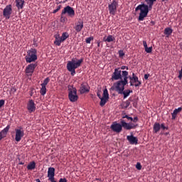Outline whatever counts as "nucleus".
I'll return each mask as SVG.
<instances>
[{
  "instance_id": "f257e3e1",
  "label": "nucleus",
  "mask_w": 182,
  "mask_h": 182,
  "mask_svg": "<svg viewBox=\"0 0 182 182\" xmlns=\"http://www.w3.org/2000/svg\"><path fill=\"white\" fill-rule=\"evenodd\" d=\"M83 63V58H81L78 61H75V59H72L71 61H68L67 64V69L71 73L72 76H74L76 74L75 70L80 67Z\"/></svg>"
},
{
  "instance_id": "f03ea898",
  "label": "nucleus",
  "mask_w": 182,
  "mask_h": 182,
  "mask_svg": "<svg viewBox=\"0 0 182 182\" xmlns=\"http://www.w3.org/2000/svg\"><path fill=\"white\" fill-rule=\"evenodd\" d=\"M140 10L139 21H142L144 20V18H146L149 13V6L147 4H139L135 11Z\"/></svg>"
},
{
  "instance_id": "7ed1b4c3",
  "label": "nucleus",
  "mask_w": 182,
  "mask_h": 182,
  "mask_svg": "<svg viewBox=\"0 0 182 182\" xmlns=\"http://www.w3.org/2000/svg\"><path fill=\"white\" fill-rule=\"evenodd\" d=\"M38 51L35 48H31L28 50L27 55L26 56V61L27 63H31L38 60Z\"/></svg>"
},
{
  "instance_id": "20e7f679",
  "label": "nucleus",
  "mask_w": 182,
  "mask_h": 182,
  "mask_svg": "<svg viewBox=\"0 0 182 182\" xmlns=\"http://www.w3.org/2000/svg\"><path fill=\"white\" fill-rule=\"evenodd\" d=\"M122 79L121 80L117 81L116 83L114 84V86H126L128 84V78H129V73L127 70H123L122 72Z\"/></svg>"
},
{
  "instance_id": "39448f33",
  "label": "nucleus",
  "mask_w": 182,
  "mask_h": 182,
  "mask_svg": "<svg viewBox=\"0 0 182 182\" xmlns=\"http://www.w3.org/2000/svg\"><path fill=\"white\" fill-rule=\"evenodd\" d=\"M114 87L115 91H117L118 94L124 95V99H126L127 97H128L130 93H133V90H124L125 85L114 86Z\"/></svg>"
},
{
  "instance_id": "423d86ee",
  "label": "nucleus",
  "mask_w": 182,
  "mask_h": 182,
  "mask_svg": "<svg viewBox=\"0 0 182 182\" xmlns=\"http://www.w3.org/2000/svg\"><path fill=\"white\" fill-rule=\"evenodd\" d=\"M68 97L71 102H75L78 100V96L77 95V89L70 85H68Z\"/></svg>"
},
{
  "instance_id": "0eeeda50",
  "label": "nucleus",
  "mask_w": 182,
  "mask_h": 182,
  "mask_svg": "<svg viewBox=\"0 0 182 182\" xmlns=\"http://www.w3.org/2000/svg\"><path fill=\"white\" fill-rule=\"evenodd\" d=\"M62 15L68 14L70 18H74L75 13L73 7L67 6L64 7L61 12Z\"/></svg>"
},
{
  "instance_id": "6e6552de",
  "label": "nucleus",
  "mask_w": 182,
  "mask_h": 182,
  "mask_svg": "<svg viewBox=\"0 0 182 182\" xmlns=\"http://www.w3.org/2000/svg\"><path fill=\"white\" fill-rule=\"evenodd\" d=\"M118 7V2L116 0H113L111 4H108V10L109 11V14L114 16L117 12Z\"/></svg>"
},
{
  "instance_id": "1a4fd4ad",
  "label": "nucleus",
  "mask_w": 182,
  "mask_h": 182,
  "mask_svg": "<svg viewBox=\"0 0 182 182\" xmlns=\"http://www.w3.org/2000/svg\"><path fill=\"white\" fill-rule=\"evenodd\" d=\"M12 12H13L12 5L9 4L6 6V8L4 9L3 16L4 18H6L7 19H9L11 18Z\"/></svg>"
},
{
  "instance_id": "9d476101",
  "label": "nucleus",
  "mask_w": 182,
  "mask_h": 182,
  "mask_svg": "<svg viewBox=\"0 0 182 182\" xmlns=\"http://www.w3.org/2000/svg\"><path fill=\"white\" fill-rule=\"evenodd\" d=\"M15 132H16L15 140L17 142H20L21 141V139L24 136L23 129L21 127H20L19 128L16 129Z\"/></svg>"
},
{
  "instance_id": "9b49d317",
  "label": "nucleus",
  "mask_w": 182,
  "mask_h": 182,
  "mask_svg": "<svg viewBox=\"0 0 182 182\" xmlns=\"http://www.w3.org/2000/svg\"><path fill=\"white\" fill-rule=\"evenodd\" d=\"M101 101L100 102V106L103 107L106 105L109 100V92L108 90L106 88L103 91V97L100 99Z\"/></svg>"
},
{
  "instance_id": "f8f14e48",
  "label": "nucleus",
  "mask_w": 182,
  "mask_h": 182,
  "mask_svg": "<svg viewBox=\"0 0 182 182\" xmlns=\"http://www.w3.org/2000/svg\"><path fill=\"white\" fill-rule=\"evenodd\" d=\"M121 126L122 129H126L127 130H130L132 129H136L137 125H134V124H128L125 122L124 119H121Z\"/></svg>"
},
{
  "instance_id": "ddd939ff",
  "label": "nucleus",
  "mask_w": 182,
  "mask_h": 182,
  "mask_svg": "<svg viewBox=\"0 0 182 182\" xmlns=\"http://www.w3.org/2000/svg\"><path fill=\"white\" fill-rule=\"evenodd\" d=\"M122 71L120 70V68H115L114 71L112 76V80L117 81L120 79H122Z\"/></svg>"
},
{
  "instance_id": "4468645a",
  "label": "nucleus",
  "mask_w": 182,
  "mask_h": 182,
  "mask_svg": "<svg viewBox=\"0 0 182 182\" xmlns=\"http://www.w3.org/2000/svg\"><path fill=\"white\" fill-rule=\"evenodd\" d=\"M27 109L29 113H33L36 111V105L33 100H30L27 103Z\"/></svg>"
},
{
  "instance_id": "2eb2a0df",
  "label": "nucleus",
  "mask_w": 182,
  "mask_h": 182,
  "mask_svg": "<svg viewBox=\"0 0 182 182\" xmlns=\"http://www.w3.org/2000/svg\"><path fill=\"white\" fill-rule=\"evenodd\" d=\"M111 129L114 132H116V133H120L122 131L121 124H118L116 122L112 124Z\"/></svg>"
},
{
  "instance_id": "dca6fc26",
  "label": "nucleus",
  "mask_w": 182,
  "mask_h": 182,
  "mask_svg": "<svg viewBox=\"0 0 182 182\" xmlns=\"http://www.w3.org/2000/svg\"><path fill=\"white\" fill-rule=\"evenodd\" d=\"M79 92H80V95H83L85 93L89 92H90L89 85H87L85 82H82L80 85V87Z\"/></svg>"
},
{
  "instance_id": "f3484780",
  "label": "nucleus",
  "mask_w": 182,
  "mask_h": 182,
  "mask_svg": "<svg viewBox=\"0 0 182 182\" xmlns=\"http://www.w3.org/2000/svg\"><path fill=\"white\" fill-rule=\"evenodd\" d=\"M84 27V22L82 20L80 19L77 23H75V26H74V29L77 33H80Z\"/></svg>"
},
{
  "instance_id": "a211bd4d",
  "label": "nucleus",
  "mask_w": 182,
  "mask_h": 182,
  "mask_svg": "<svg viewBox=\"0 0 182 182\" xmlns=\"http://www.w3.org/2000/svg\"><path fill=\"white\" fill-rule=\"evenodd\" d=\"M36 66H38L37 63L29 64L26 68V73L27 74L33 73L35 68H36Z\"/></svg>"
},
{
  "instance_id": "6ab92c4d",
  "label": "nucleus",
  "mask_w": 182,
  "mask_h": 182,
  "mask_svg": "<svg viewBox=\"0 0 182 182\" xmlns=\"http://www.w3.org/2000/svg\"><path fill=\"white\" fill-rule=\"evenodd\" d=\"M11 129V125H7L6 127L4 128L2 131L0 132V141L4 138L6 137L9 130Z\"/></svg>"
},
{
  "instance_id": "aec40b11",
  "label": "nucleus",
  "mask_w": 182,
  "mask_h": 182,
  "mask_svg": "<svg viewBox=\"0 0 182 182\" xmlns=\"http://www.w3.org/2000/svg\"><path fill=\"white\" fill-rule=\"evenodd\" d=\"M127 140L129 141L131 145L138 144V139L134 135L127 136Z\"/></svg>"
},
{
  "instance_id": "412c9836",
  "label": "nucleus",
  "mask_w": 182,
  "mask_h": 182,
  "mask_svg": "<svg viewBox=\"0 0 182 182\" xmlns=\"http://www.w3.org/2000/svg\"><path fill=\"white\" fill-rule=\"evenodd\" d=\"M55 168L53 167H50L48 168V178H55Z\"/></svg>"
},
{
  "instance_id": "4be33fe9",
  "label": "nucleus",
  "mask_w": 182,
  "mask_h": 182,
  "mask_svg": "<svg viewBox=\"0 0 182 182\" xmlns=\"http://www.w3.org/2000/svg\"><path fill=\"white\" fill-rule=\"evenodd\" d=\"M129 79L130 80L129 83L131 87L134 86V83H136L139 81V77L136 76L134 73H132V77L129 76Z\"/></svg>"
},
{
  "instance_id": "5701e85b",
  "label": "nucleus",
  "mask_w": 182,
  "mask_h": 182,
  "mask_svg": "<svg viewBox=\"0 0 182 182\" xmlns=\"http://www.w3.org/2000/svg\"><path fill=\"white\" fill-rule=\"evenodd\" d=\"M16 6L18 9H23L25 4V0H16Z\"/></svg>"
},
{
  "instance_id": "b1692460",
  "label": "nucleus",
  "mask_w": 182,
  "mask_h": 182,
  "mask_svg": "<svg viewBox=\"0 0 182 182\" xmlns=\"http://www.w3.org/2000/svg\"><path fill=\"white\" fill-rule=\"evenodd\" d=\"M182 111V107H179L177 109H175L173 112L172 114V120H176L177 115L178 113H180Z\"/></svg>"
},
{
  "instance_id": "393cba45",
  "label": "nucleus",
  "mask_w": 182,
  "mask_h": 182,
  "mask_svg": "<svg viewBox=\"0 0 182 182\" xmlns=\"http://www.w3.org/2000/svg\"><path fill=\"white\" fill-rule=\"evenodd\" d=\"M62 42H64L63 41H62V39L60 38V37L59 36V35L55 36V41H54V44L57 46H60V44Z\"/></svg>"
},
{
  "instance_id": "a878e982",
  "label": "nucleus",
  "mask_w": 182,
  "mask_h": 182,
  "mask_svg": "<svg viewBox=\"0 0 182 182\" xmlns=\"http://www.w3.org/2000/svg\"><path fill=\"white\" fill-rule=\"evenodd\" d=\"M115 40L116 38L113 37L112 35H109L107 37H104L103 38L104 42H107V43L114 42V41Z\"/></svg>"
},
{
  "instance_id": "bb28decb",
  "label": "nucleus",
  "mask_w": 182,
  "mask_h": 182,
  "mask_svg": "<svg viewBox=\"0 0 182 182\" xmlns=\"http://www.w3.org/2000/svg\"><path fill=\"white\" fill-rule=\"evenodd\" d=\"M34 168H36V163L34 161L29 163V164L27 166L28 170H33Z\"/></svg>"
},
{
  "instance_id": "cd10ccee",
  "label": "nucleus",
  "mask_w": 182,
  "mask_h": 182,
  "mask_svg": "<svg viewBox=\"0 0 182 182\" xmlns=\"http://www.w3.org/2000/svg\"><path fill=\"white\" fill-rule=\"evenodd\" d=\"M161 129V124L159 123H155L154 125V132L155 134L159 132Z\"/></svg>"
},
{
  "instance_id": "c85d7f7f",
  "label": "nucleus",
  "mask_w": 182,
  "mask_h": 182,
  "mask_svg": "<svg viewBox=\"0 0 182 182\" xmlns=\"http://www.w3.org/2000/svg\"><path fill=\"white\" fill-rule=\"evenodd\" d=\"M60 38L61 41H63V42H65V41H66L69 38V34L68 32H64L63 33L62 36Z\"/></svg>"
},
{
  "instance_id": "c756f323",
  "label": "nucleus",
  "mask_w": 182,
  "mask_h": 182,
  "mask_svg": "<svg viewBox=\"0 0 182 182\" xmlns=\"http://www.w3.org/2000/svg\"><path fill=\"white\" fill-rule=\"evenodd\" d=\"M171 33H173V29L171 28H166L164 30V34L169 36L171 35Z\"/></svg>"
},
{
  "instance_id": "7c9ffc66",
  "label": "nucleus",
  "mask_w": 182,
  "mask_h": 182,
  "mask_svg": "<svg viewBox=\"0 0 182 182\" xmlns=\"http://www.w3.org/2000/svg\"><path fill=\"white\" fill-rule=\"evenodd\" d=\"M156 0H145V1L148 4V8L149 9H152V6L154 5V3L156 2Z\"/></svg>"
},
{
  "instance_id": "2f4dec72",
  "label": "nucleus",
  "mask_w": 182,
  "mask_h": 182,
  "mask_svg": "<svg viewBox=\"0 0 182 182\" xmlns=\"http://www.w3.org/2000/svg\"><path fill=\"white\" fill-rule=\"evenodd\" d=\"M47 93V88L45 86H41V88L40 89V94H41L42 96H44Z\"/></svg>"
},
{
  "instance_id": "473e14b6",
  "label": "nucleus",
  "mask_w": 182,
  "mask_h": 182,
  "mask_svg": "<svg viewBox=\"0 0 182 182\" xmlns=\"http://www.w3.org/2000/svg\"><path fill=\"white\" fill-rule=\"evenodd\" d=\"M50 82V78L48 77H47L44 80L43 82L41 84V87H46L47 85Z\"/></svg>"
},
{
  "instance_id": "72a5a7b5",
  "label": "nucleus",
  "mask_w": 182,
  "mask_h": 182,
  "mask_svg": "<svg viewBox=\"0 0 182 182\" xmlns=\"http://www.w3.org/2000/svg\"><path fill=\"white\" fill-rule=\"evenodd\" d=\"M68 20V18L64 16V14H60V21L62 23H65L66 22V21Z\"/></svg>"
},
{
  "instance_id": "f704fd0d",
  "label": "nucleus",
  "mask_w": 182,
  "mask_h": 182,
  "mask_svg": "<svg viewBox=\"0 0 182 182\" xmlns=\"http://www.w3.org/2000/svg\"><path fill=\"white\" fill-rule=\"evenodd\" d=\"M152 50H153V48L152 46L151 47H149L148 46L146 48H145V51L147 53H151L152 52Z\"/></svg>"
},
{
  "instance_id": "c9c22d12",
  "label": "nucleus",
  "mask_w": 182,
  "mask_h": 182,
  "mask_svg": "<svg viewBox=\"0 0 182 182\" xmlns=\"http://www.w3.org/2000/svg\"><path fill=\"white\" fill-rule=\"evenodd\" d=\"M124 109L128 108L129 106H130V101H129V100L125 101L124 103Z\"/></svg>"
},
{
  "instance_id": "e433bc0d",
  "label": "nucleus",
  "mask_w": 182,
  "mask_h": 182,
  "mask_svg": "<svg viewBox=\"0 0 182 182\" xmlns=\"http://www.w3.org/2000/svg\"><path fill=\"white\" fill-rule=\"evenodd\" d=\"M122 119H127L129 121H133V117H129L128 115H123Z\"/></svg>"
},
{
  "instance_id": "4c0bfd02",
  "label": "nucleus",
  "mask_w": 182,
  "mask_h": 182,
  "mask_svg": "<svg viewBox=\"0 0 182 182\" xmlns=\"http://www.w3.org/2000/svg\"><path fill=\"white\" fill-rule=\"evenodd\" d=\"M94 40V38L93 37H88V38H86V41H85V42L87 43H91V41H93Z\"/></svg>"
},
{
  "instance_id": "58836bf2",
  "label": "nucleus",
  "mask_w": 182,
  "mask_h": 182,
  "mask_svg": "<svg viewBox=\"0 0 182 182\" xmlns=\"http://www.w3.org/2000/svg\"><path fill=\"white\" fill-rule=\"evenodd\" d=\"M118 55H119V58H123L125 55V53L123 52V50L118 51Z\"/></svg>"
},
{
  "instance_id": "ea45409f",
  "label": "nucleus",
  "mask_w": 182,
  "mask_h": 182,
  "mask_svg": "<svg viewBox=\"0 0 182 182\" xmlns=\"http://www.w3.org/2000/svg\"><path fill=\"white\" fill-rule=\"evenodd\" d=\"M62 6L59 5L57 6V8L53 11V14H56L60 9H61Z\"/></svg>"
},
{
  "instance_id": "a19ab883",
  "label": "nucleus",
  "mask_w": 182,
  "mask_h": 182,
  "mask_svg": "<svg viewBox=\"0 0 182 182\" xmlns=\"http://www.w3.org/2000/svg\"><path fill=\"white\" fill-rule=\"evenodd\" d=\"M135 168H136L138 170H141L142 168V165L140 163H137L136 166H135Z\"/></svg>"
},
{
  "instance_id": "79ce46f5",
  "label": "nucleus",
  "mask_w": 182,
  "mask_h": 182,
  "mask_svg": "<svg viewBox=\"0 0 182 182\" xmlns=\"http://www.w3.org/2000/svg\"><path fill=\"white\" fill-rule=\"evenodd\" d=\"M131 122H133L134 123H136L139 121V118L137 117H134L132 118V120H130Z\"/></svg>"
},
{
  "instance_id": "37998d69",
  "label": "nucleus",
  "mask_w": 182,
  "mask_h": 182,
  "mask_svg": "<svg viewBox=\"0 0 182 182\" xmlns=\"http://www.w3.org/2000/svg\"><path fill=\"white\" fill-rule=\"evenodd\" d=\"M141 85V82H140L139 80H138L136 82H135L134 87H139Z\"/></svg>"
},
{
  "instance_id": "c03bdc74",
  "label": "nucleus",
  "mask_w": 182,
  "mask_h": 182,
  "mask_svg": "<svg viewBox=\"0 0 182 182\" xmlns=\"http://www.w3.org/2000/svg\"><path fill=\"white\" fill-rule=\"evenodd\" d=\"M4 105H5V100H0V108L4 106Z\"/></svg>"
},
{
  "instance_id": "a18cd8bd",
  "label": "nucleus",
  "mask_w": 182,
  "mask_h": 182,
  "mask_svg": "<svg viewBox=\"0 0 182 182\" xmlns=\"http://www.w3.org/2000/svg\"><path fill=\"white\" fill-rule=\"evenodd\" d=\"M160 129H163L164 130L168 129V128L164 125V124H161Z\"/></svg>"
},
{
  "instance_id": "49530a36",
  "label": "nucleus",
  "mask_w": 182,
  "mask_h": 182,
  "mask_svg": "<svg viewBox=\"0 0 182 182\" xmlns=\"http://www.w3.org/2000/svg\"><path fill=\"white\" fill-rule=\"evenodd\" d=\"M143 46H144V48H146L148 47L146 41H143Z\"/></svg>"
},
{
  "instance_id": "de8ad7c7",
  "label": "nucleus",
  "mask_w": 182,
  "mask_h": 182,
  "mask_svg": "<svg viewBox=\"0 0 182 182\" xmlns=\"http://www.w3.org/2000/svg\"><path fill=\"white\" fill-rule=\"evenodd\" d=\"M178 78H179L180 80H181V78H182V68L179 72V76H178Z\"/></svg>"
},
{
  "instance_id": "09e8293b",
  "label": "nucleus",
  "mask_w": 182,
  "mask_h": 182,
  "mask_svg": "<svg viewBox=\"0 0 182 182\" xmlns=\"http://www.w3.org/2000/svg\"><path fill=\"white\" fill-rule=\"evenodd\" d=\"M16 91V87H11V93H15Z\"/></svg>"
},
{
  "instance_id": "8fccbe9b",
  "label": "nucleus",
  "mask_w": 182,
  "mask_h": 182,
  "mask_svg": "<svg viewBox=\"0 0 182 182\" xmlns=\"http://www.w3.org/2000/svg\"><path fill=\"white\" fill-rule=\"evenodd\" d=\"M97 97H99V99H101L102 97L100 91L97 92Z\"/></svg>"
},
{
  "instance_id": "3c124183",
  "label": "nucleus",
  "mask_w": 182,
  "mask_h": 182,
  "mask_svg": "<svg viewBox=\"0 0 182 182\" xmlns=\"http://www.w3.org/2000/svg\"><path fill=\"white\" fill-rule=\"evenodd\" d=\"M149 77H150V75H149V74H146L145 75H144V78L146 80H148Z\"/></svg>"
},
{
  "instance_id": "603ef678",
  "label": "nucleus",
  "mask_w": 182,
  "mask_h": 182,
  "mask_svg": "<svg viewBox=\"0 0 182 182\" xmlns=\"http://www.w3.org/2000/svg\"><path fill=\"white\" fill-rule=\"evenodd\" d=\"M48 181H50V182H57L56 181H55V177L48 178Z\"/></svg>"
},
{
  "instance_id": "864d4df0",
  "label": "nucleus",
  "mask_w": 182,
  "mask_h": 182,
  "mask_svg": "<svg viewBox=\"0 0 182 182\" xmlns=\"http://www.w3.org/2000/svg\"><path fill=\"white\" fill-rule=\"evenodd\" d=\"M59 182H67L66 178H60Z\"/></svg>"
},
{
  "instance_id": "5fc2aeb1",
  "label": "nucleus",
  "mask_w": 182,
  "mask_h": 182,
  "mask_svg": "<svg viewBox=\"0 0 182 182\" xmlns=\"http://www.w3.org/2000/svg\"><path fill=\"white\" fill-rule=\"evenodd\" d=\"M129 70L128 67H126V66H122L121 67V70Z\"/></svg>"
},
{
  "instance_id": "6e6d98bb",
  "label": "nucleus",
  "mask_w": 182,
  "mask_h": 182,
  "mask_svg": "<svg viewBox=\"0 0 182 182\" xmlns=\"http://www.w3.org/2000/svg\"><path fill=\"white\" fill-rule=\"evenodd\" d=\"M151 25H155V22L154 21H151Z\"/></svg>"
},
{
  "instance_id": "4d7b16f0",
  "label": "nucleus",
  "mask_w": 182,
  "mask_h": 182,
  "mask_svg": "<svg viewBox=\"0 0 182 182\" xmlns=\"http://www.w3.org/2000/svg\"><path fill=\"white\" fill-rule=\"evenodd\" d=\"M23 164H24L23 162H20V163H19V165H23Z\"/></svg>"
},
{
  "instance_id": "13d9d810",
  "label": "nucleus",
  "mask_w": 182,
  "mask_h": 182,
  "mask_svg": "<svg viewBox=\"0 0 182 182\" xmlns=\"http://www.w3.org/2000/svg\"><path fill=\"white\" fill-rule=\"evenodd\" d=\"M162 2H165V1H168V0H161Z\"/></svg>"
},
{
  "instance_id": "bf43d9fd",
  "label": "nucleus",
  "mask_w": 182,
  "mask_h": 182,
  "mask_svg": "<svg viewBox=\"0 0 182 182\" xmlns=\"http://www.w3.org/2000/svg\"><path fill=\"white\" fill-rule=\"evenodd\" d=\"M100 43H98V44H97V47H100Z\"/></svg>"
},
{
  "instance_id": "052dcab7",
  "label": "nucleus",
  "mask_w": 182,
  "mask_h": 182,
  "mask_svg": "<svg viewBox=\"0 0 182 182\" xmlns=\"http://www.w3.org/2000/svg\"><path fill=\"white\" fill-rule=\"evenodd\" d=\"M36 182H41V181L39 179H38Z\"/></svg>"
},
{
  "instance_id": "680f3d73",
  "label": "nucleus",
  "mask_w": 182,
  "mask_h": 182,
  "mask_svg": "<svg viewBox=\"0 0 182 182\" xmlns=\"http://www.w3.org/2000/svg\"><path fill=\"white\" fill-rule=\"evenodd\" d=\"M60 3H61V1H60V2H59V3H57V4H60Z\"/></svg>"
},
{
  "instance_id": "e2e57ef3",
  "label": "nucleus",
  "mask_w": 182,
  "mask_h": 182,
  "mask_svg": "<svg viewBox=\"0 0 182 182\" xmlns=\"http://www.w3.org/2000/svg\"><path fill=\"white\" fill-rule=\"evenodd\" d=\"M68 0H65V1H67Z\"/></svg>"
}]
</instances>
